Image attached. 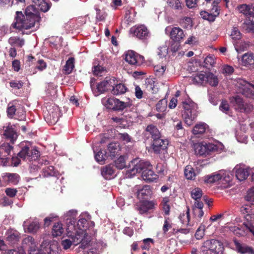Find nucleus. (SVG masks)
<instances>
[{
	"mask_svg": "<svg viewBox=\"0 0 254 254\" xmlns=\"http://www.w3.org/2000/svg\"><path fill=\"white\" fill-rule=\"evenodd\" d=\"M223 250V244L214 239L205 241L201 247L203 254H222Z\"/></svg>",
	"mask_w": 254,
	"mask_h": 254,
	"instance_id": "nucleus-5",
	"label": "nucleus"
},
{
	"mask_svg": "<svg viewBox=\"0 0 254 254\" xmlns=\"http://www.w3.org/2000/svg\"><path fill=\"white\" fill-rule=\"evenodd\" d=\"M106 84H107V87L108 90H111L113 88L114 85H115L117 81L114 77H106L104 80Z\"/></svg>",
	"mask_w": 254,
	"mask_h": 254,
	"instance_id": "nucleus-60",
	"label": "nucleus"
},
{
	"mask_svg": "<svg viewBox=\"0 0 254 254\" xmlns=\"http://www.w3.org/2000/svg\"><path fill=\"white\" fill-rule=\"evenodd\" d=\"M58 172L55 170L53 166H46L43 169V175L45 177L56 176L58 175Z\"/></svg>",
	"mask_w": 254,
	"mask_h": 254,
	"instance_id": "nucleus-33",
	"label": "nucleus"
},
{
	"mask_svg": "<svg viewBox=\"0 0 254 254\" xmlns=\"http://www.w3.org/2000/svg\"><path fill=\"white\" fill-rule=\"evenodd\" d=\"M234 242L239 253L243 254L247 253L254 254V249L252 247L246 245H242L236 240L234 241Z\"/></svg>",
	"mask_w": 254,
	"mask_h": 254,
	"instance_id": "nucleus-27",
	"label": "nucleus"
},
{
	"mask_svg": "<svg viewBox=\"0 0 254 254\" xmlns=\"http://www.w3.org/2000/svg\"><path fill=\"white\" fill-rule=\"evenodd\" d=\"M182 106L184 109L182 116L185 122L188 126H191L197 116V106L190 99L183 101Z\"/></svg>",
	"mask_w": 254,
	"mask_h": 254,
	"instance_id": "nucleus-3",
	"label": "nucleus"
},
{
	"mask_svg": "<svg viewBox=\"0 0 254 254\" xmlns=\"http://www.w3.org/2000/svg\"><path fill=\"white\" fill-rule=\"evenodd\" d=\"M169 202V197H165L163 198L161 203L162 209L166 215H168L170 213V205Z\"/></svg>",
	"mask_w": 254,
	"mask_h": 254,
	"instance_id": "nucleus-41",
	"label": "nucleus"
},
{
	"mask_svg": "<svg viewBox=\"0 0 254 254\" xmlns=\"http://www.w3.org/2000/svg\"><path fill=\"white\" fill-rule=\"evenodd\" d=\"M170 38L174 41L180 42L185 36L183 30L179 27H173L170 33Z\"/></svg>",
	"mask_w": 254,
	"mask_h": 254,
	"instance_id": "nucleus-20",
	"label": "nucleus"
},
{
	"mask_svg": "<svg viewBox=\"0 0 254 254\" xmlns=\"http://www.w3.org/2000/svg\"><path fill=\"white\" fill-rule=\"evenodd\" d=\"M64 229L61 222L56 223L53 226L52 230V235L55 237L60 236L64 233Z\"/></svg>",
	"mask_w": 254,
	"mask_h": 254,
	"instance_id": "nucleus-29",
	"label": "nucleus"
},
{
	"mask_svg": "<svg viewBox=\"0 0 254 254\" xmlns=\"http://www.w3.org/2000/svg\"><path fill=\"white\" fill-rule=\"evenodd\" d=\"M57 248V241L47 239L42 242L37 249H33V254H51Z\"/></svg>",
	"mask_w": 254,
	"mask_h": 254,
	"instance_id": "nucleus-7",
	"label": "nucleus"
},
{
	"mask_svg": "<svg viewBox=\"0 0 254 254\" xmlns=\"http://www.w3.org/2000/svg\"><path fill=\"white\" fill-rule=\"evenodd\" d=\"M205 229V226L203 224H201L197 229L195 234V237L197 239L200 240L203 237L204 235Z\"/></svg>",
	"mask_w": 254,
	"mask_h": 254,
	"instance_id": "nucleus-62",
	"label": "nucleus"
},
{
	"mask_svg": "<svg viewBox=\"0 0 254 254\" xmlns=\"http://www.w3.org/2000/svg\"><path fill=\"white\" fill-rule=\"evenodd\" d=\"M245 199L252 204H254V187L248 191Z\"/></svg>",
	"mask_w": 254,
	"mask_h": 254,
	"instance_id": "nucleus-64",
	"label": "nucleus"
},
{
	"mask_svg": "<svg viewBox=\"0 0 254 254\" xmlns=\"http://www.w3.org/2000/svg\"><path fill=\"white\" fill-rule=\"evenodd\" d=\"M208 83L212 86H216L218 85L219 80L217 76L212 73H207L205 83Z\"/></svg>",
	"mask_w": 254,
	"mask_h": 254,
	"instance_id": "nucleus-35",
	"label": "nucleus"
},
{
	"mask_svg": "<svg viewBox=\"0 0 254 254\" xmlns=\"http://www.w3.org/2000/svg\"><path fill=\"white\" fill-rule=\"evenodd\" d=\"M125 61L129 64L139 66L144 62L143 56L138 55L132 51H128L125 54Z\"/></svg>",
	"mask_w": 254,
	"mask_h": 254,
	"instance_id": "nucleus-13",
	"label": "nucleus"
},
{
	"mask_svg": "<svg viewBox=\"0 0 254 254\" xmlns=\"http://www.w3.org/2000/svg\"><path fill=\"white\" fill-rule=\"evenodd\" d=\"M191 195L195 200L194 202L201 201L200 200L202 196V190L198 188H194L191 191Z\"/></svg>",
	"mask_w": 254,
	"mask_h": 254,
	"instance_id": "nucleus-46",
	"label": "nucleus"
},
{
	"mask_svg": "<svg viewBox=\"0 0 254 254\" xmlns=\"http://www.w3.org/2000/svg\"><path fill=\"white\" fill-rule=\"evenodd\" d=\"M179 219L181 222L186 225H190V224H189L190 221V213H189V209H188L186 213H183L180 214L179 216Z\"/></svg>",
	"mask_w": 254,
	"mask_h": 254,
	"instance_id": "nucleus-53",
	"label": "nucleus"
},
{
	"mask_svg": "<svg viewBox=\"0 0 254 254\" xmlns=\"http://www.w3.org/2000/svg\"><path fill=\"white\" fill-rule=\"evenodd\" d=\"M2 181L7 184L11 183L13 185H16L19 181L20 177L16 173H3L1 174Z\"/></svg>",
	"mask_w": 254,
	"mask_h": 254,
	"instance_id": "nucleus-19",
	"label": "nucleus"
},
{
	"mask_svg": "<svg viewBox=\"0 0 254 254\" xmlns=\"http://www.w3.org/2000/svg\"><path fill=\"white\" fill-rule=\"evenodd\" d=\"M77 216V211L75 210H69L66 213L67 218V227L68 225L72 224L75 226V218Z\"/></svg>",
	"mask_w": 254,
	"mask_h": 254,
	"instance_id": "nucleus-36",
	"label": "nucleus"
},
{
	"mask_svg": "<svg viewBox=\"0 0 254 254\" xmlns=\"http://www.w3.org/2000/svg\"><path fill=\"white\" fill-rule=\"evenodd\" d=\"M19 238V233L16 230H9L6 233V240L11 245L17 243Z\"/></svg>",
	"mask_w": 254,
	"mask_h": 254,
	"instance_id": "nucleus-26",
	"label": "nucleus"
},
{
	"mask_svg": "<svg viewBox=\"0 0 254 254\" xmlns=\"http://www.w3.org/2000/svg\"><path fill=\"white\" fill-rule=\"evenodd\" d=\"M208 126L204 123H200L196 124L192 129V133L194 135H199L204 133L206 129L208 128Z\"/></svg>",
	"mask_w": 254,
	"mask_h": 254,
	"instance_id": "nucleus-31",
	"label": "nucleus"
},
{
	"mask_svg": "<svg viewBox=\"0 0 254 254\" xmlns=\"http://www.w3.org/2000/svg\"><path fill=\"white\" fill-rule=\"evenodd\" d=\"M230 36L233 40H238L241 38L242 34L237 27H234L232 30Z\"/></svg>",
	"mask_w": 254,
	"mask_h": 254,
	"instance_id": "nucleus-58",
	"label": "nucleus"
},
{
	"mask_svg": "<svg viewBox=\"0 0 254 254\" xmlns=\"http://www.w3.org/2000/svg\"><path fill=\"white\" fill-rule=\"evenodd\" d=\"M74 67V59L70 57L66 61V64L64 66V70L65 73L69 74L71 72Z\"/></svg>",
	"mask_w": 254,
	"mask_h": 254,
	"instance_id": "nucleus-47",
	"label": "nucleus"
},
{
	"mask_svg": "<svg viewBox=\"0 0 254 254\" xmlns=\"http://www.w3.org/2000/svg\"><path fill=\"white\" fill-rule=\"evenodd\" d=\"M251 206L248 205H243L241 208L242 213H247L246 218L248 222L244 223L245 227L254 236V214L251 213Z\"/></svg>",
	"mask_w": 254,
	"mask_h": 254,
	"instance_id": "nucleus-12",
	"label": "nucleus"
},
{
	"mask_svg": "<svg viewBox=\"0 0 254 254\" xmlns=\"http://www.w3.org/2000/svg\"><path fill=\"white\" fill-rule=\"evenodd\" d=\"M120 150V148L119 144L112 142L109 144L106 152L108 157L113 158L119 153Z\"/></svg>",
	"mask_w": 254,
	"mask_h": 254,
	"instance_id": "nucleus-25",
	"label": "nucleus"
},
{
	"mask_svg": "<svg viewBox=\"0 0 254 254\" xmlns=\"http://www.w3.org/2000/svg\"><path fill=\"white\" fill-rule=\"evenodd\" d=\"M102 103L107 108L117 111H122L127 108H129L132 104L130 100L123 102L115 98L107 97L102 99Z\"/></svg>",
	"mask_w": 254,
	"mask_h": 254,
	"instance_id": "nucleus-4",
	"label": "nucleus"
},
{
	"mask_svg": "<svg viewBox=\"0 0 254 254\" xmlns=\"http://www.w3.org/2000/svg\"><path fill=\"white\" fill-rule=\"evenodd\" d=\"M206 75L207 73L204 72H200L197 73L193 77V82L198 84H202L205 83Z\"/></svg>",
	"mask_w": 254,
	"mask_h": 254,
	"instance_id": "nucleus-38",
	"label": "nucleus"
},
{
	"mask_svg": "<svg viewBox=\"0 0 254 254\" xmlns=\"http://www.w3.org/2000/svg\"><path fill=\"white\" fill-rule=\"evenodd\" d=\"M116 167L119 169H123L126 166V157L125 156H121L115 161Z\"/></svg>",
	"mask_w": 254,
	"mask_h": 254,
	"instance_id": "nucleus-52",
	"label": "nucleus"
},
{
	"mask_svg": "<svg viewBox=\"0 0 254 254\" xmlns=\"http://www.w3.org/2000/svg\"><path fill=\"white\" fill-rule=\"evenodd\" d=\"M130 32L139 39L145 38L149 34L148 29L143 25L131 27L130 29Z\"/></svg>",
	"mask_w": 254,
	"mask_h": 254,
	"instance_id": "nucleus-15",
	"label": "nucleus"
},
{
	"mask_svg": "<svg viewBox=\"0 0 254 254\" xmlns=\"http://www.w3.org/2000/svg\"><path fill=\"white\" fill-rule=\"evenodd\" d=\"M166 66L162 65H156L154 67V71L156 75L158 76H162L165 70Z\"/></svg>",
	"mask_w": 254,
	"mask_h": 254,
	"instance_id": "nucleus-63",
	"label": "nucleus"
},
{
	"mask_svg": "<svg viewBox=\"0 0 254 254\" xmlns=\"http://www.w3.org/2000/svg\"><path fill=\"white\" fill-rule=\"evenodd\" d=\"M17 103L16 101L10 102L7 105V113L9 118H12L15 114L16 108Z\"/></svg>",
	"mask_w": 254,
	"mask_h": 254,
	"instance_id": "nucleus-45",
	"label": "nucleus"
},
{
	"mask_svg": "<svg viewBox=\"0 0 254 254\" xmlns=\"http://www.w3.org/2000/svg\"><path fill=\"white\" fill-rule=\"evenodd\" d=\"M114 170L111 166H106L101 170V174L106 179H110L114 174Z\"/></svg>",
	"mask_w": 254,
	"mask_h": 254,
	"instance_id": "nucleus-42",
	"label": "nucleus"
},
{
	"mask_svg": "<svg viewBox=\"0 0 254 254\" xmlns=\"http://www.w3.org/2000/svg\"><path fill=\"white\" fill-rule=\"evenodd\" d=\"M32 5L25 9L24 14L21 11H16L14 21L11 26L21 32L22 34H28L31 33L32 26Z\"/></svg>",
	"mask_w": 254,
	"mask_h": 254,
	"instance_id": "nucleus-1",
	"label": "nucleus"
},
{
	"mask_svg": "<svg viewBox=\"0 0 254 254\" xmlns=\"http://www.w3.org/2000/svg\"><path fill=\"white\" fill-rule=\"evenodd\" d=\"M242 64L248 67L254 65V54L252 53L245 54L242 58Z\"/></svg>",
	"mask_w": 254,
	"mask_h": 254,
	"instance_id": "nucleus-28",
	"label": "nucleus"
},
{
	"mask_svg": "<svg viewBox=\"0 0 254 254\" xmlns=\"http://www.w3.org/2000/svg\"><path fill=\"white\" fill-rule=\"evenodd\" d=\"M231 104L235 110L241 112H249L253 108L252 105L246 104L240 95H235L230 98Z\"/></svg>",
	"mask_w": 254,
	"mask_h": 254,
	"instance_id": "nucleus-9",
	"label": "nucleus"
},
{
	"mask_svg": "<svg viewBox=\"0 0 254 254\" xmlns=\"http://www.w3.org/2000/svg\"><path fill=\"white\" fill-rule=\"evenodd\" d=\"M243 28L248 32L254 33V22L250 19H247L243 24Z\"/></svg>",
	"mask_w": 254,
	"mask_h": 254,
	"instance_id": "nucleus-49",
	"label": "nucleus"
},
{
	"mask_svg": "<svg viewBox=\"0 0 254 254\" xmlns=\"http://www.w3.org/2000/svg\"><path fill=\"white\" fill-rule=\"evenodd\" d=\"M22 145V149L21 151L18 153V156L23 160H28L31 162L32 160V157L30 155L29 148L27 145L23 146Z\"/></svg>",
	"mask_w": 254,
	"mask_h": 254,
	"instance_id": "nucleus-30",
	"label": "nucleus"
},
{
	"mask_svg": "<svg viewBox=\"0 0 254 254\" xmlns=\"http://www.w3.org/2000/svg\"><path fill=\"white\" fill-rule=\"evenodd\" d=\"M229 230L233 232L237 236L240 237L246 234L245 230L235 225H231L227 227Z\"/></svg>",
	"mask_w": 254,
	"mask_h": 254,
	"instance_id": "nucleus-44",
	"label": "nucleus"
},
{
	"mask_svg": "<svg viewBox=\"0 0 254 254\" xmlns=\"http://www.w3.org/2000/svg\"><path fill=\"white\" fill-rule=\"evenodd\" d=\"M87 223V220L85 219L84 218H80L77 223V225L76 226L75 225V230H73V231L75 233H76V230H79L80 229H81L84 232L85 234V239L86 238V233L84 229V225L86 224Z\"/></svg>",
	"mask_w": 254,
	"mask_h": 254,
	"instance_id": "nucleus-54",
	"label": "nucleus"
},
{
	"mask_svg": "<svg viewBox=\"0 0 254 254\" xmlns=\"http://www.w3.org/2000/svg\"><path fill=\"white\" fill-rule=\"evenodd\" d=\"M167 107V101L165 99L160 100L156 105V109L158 112H164Z\"/></svg>",
	"mask_w": 254,
	"mask_h": 254,
	"instance_id": "nucleus-59",
	"label": "nucleus"
},
{
	"mask_svg": "<svg viewBox=\"0 0 254 254\" xmlns=\"http://www.w3.org/2000/svg\"><path fill=\"white\" fill-rule=\"evenodd\" d=\"M9 44L13 47H21L24 44V41L18 37H11L8 39Z\"/></svg>",
	"mask_w": 254,
	"mask_h": 254,
	"instance_id": "nucleus-37",
	"label": "nucleus"
},
{
	"mask_svg": "<svg viewBox=\"0 0 254 254\" xmlns=\"http://www.w3.org/2000/svg\"><path fill=\"white\" fill-rule=\"evenodd\" d=\"M142 178L146 181L153 182L157 178V175L152 170V167L149 163V166L145 167L142 172Z\"/></svg>",
	"mask_w": 254,
	"mask_h": 254,
	"instance_id": "nucleus-17",
	"label": "nucleus"
},
{
	"mask_svg": "<svg viewBox=\"0 0 254 254\" xmlns=\"http://www.w3.org/2000/svg\"><path fill=\"white\" fill-rule=\"evenodd\" d=\"M168 47L167 43L158 48V55L160 57H165L168 54Z\"/></svg>",
	"mask_w": 254,
	"mask_h": 254,
	"instance_id": "nucleus-57",
	"label": "nucleus"
},
{
	"mask_svg": "<svg viewBox=\"0 0 254 254\" xmlns=\"http://www.w3.org/2000/svg\"><path fill=\"white\" fill-rule=\"evenodd\" d=\"M149 162L144 161L138 158L132 160L129 164V169L128 170L129 177H131L137 173H140L145 167L149 166Z\"/></svg>",
	"mask_w": 254,
	"mask_h": 254,
	"instance_id": "nucleus-8",
	"label": "nucleus"
},
{
	"mask_svg": "<svg viewBox=\"0 0 254 254\" xmlns=\"http://www.w3.org/2000/svg\"><path fill=\"white\" fill-rule=\"evenodd\" d=\"M33 9L39 10L44 12L48 11L51 7L50 4L45 0H33Z\"/></svg>",
	"mask_w": 254,
	"mask_h": 254,
	"instance_id": "nucleus-22",
	"label": "nucleus"
},
{
	"mask_svg": "<svg viewBox=\"0 0 254 254\" xmlns=\"http://www.w3.org/2000/svg\"><path fill=\"white\" fill-rule=\"evenodd\" d=\"M236 177L240 181L246 180L250 174V170L248 168L242 167L237 165L234 169Z\"/></svg>",
	"mask_w": 254,
	"mask_h": 254,
	"instance_id": "nucleus-18",
	"label": "nucleus"
},
{
	"mask_svg": "<svg viewBox=\"0 0 254 254\" xmlns=\"http://www.w3.org/2000/svg\"><path fill=\"white\" fill-rule=\"evenodd\" d=\"M181 23L185 28H190L192 26V19L190 17H184L182 19Z\"/></svg>",
	"mask_w": 254,
	"mask_h": 254,
	"instance_id": "nucleus-61",
	"label": "nucleus"
},
{
	"mask_svg": "<svg viewBox=\"0 0 254 254\" xmlns=\"http://www.w3.org/2000/svg\"><path fill=\"white\" fill-rule=\"evenodd\" d=\"M5 138L9 140L12 143L16 140L18 135L12 126H7L4 133Z\"/></svg>",
	"mask_w": 254,
	"mask_h": 254,
	"instance_id": "nucleus-24",
	"label": "nucleus"
},
{
	"mask_svg": "<svg viewBox=\"0 0 254 254\" xmlns=\"http://www.w3.org/2000/svg\"><path fill=\"white\" fill-rule=\"evenodd\" d=\"M94 151L96 160L101 164L104 163L105 160L108 158L106 151L100 150L97 153H95V150Z\"/></svg>",
	"mask_w": 254,
	"mask_h": 254,
	"instance_id": "nucleus-43",
	"label": "nucleus"
},
{
	"mask_svg": "<svg viewBox=\"0 0 254 254\" xmlns=\"http://www.w3.org/2000/svg\"><path fill=\"white\" fill-rule=\"evenodd\" d=\"M75 230V226L71 224L68 225L66 231L68 238L64 239L62 241V246L64 249H68L72 245L76 246L78 244L81 243V247L85 249L83 240L85 239V234L84 231L80 229L79 230H76V233L73 231Z\"/></svg>",
	"mask_w": 254,
	"mask_h": 254,
	"instance_id": "nucleus-2",
	"label": "nucleus"
},
{
	"mask_svg": "<svg viewBox=\"0 0 254 254\" xmlns=\"http://www.w3.org/2000/svg\"><path fill=\"white\" fill-rule=\"evenodd\" d=\"M155 205V203L153 201L145 200L137 205L136 209L140 214H147L153 210Z\"/></svg>",
	"mask_w": 254,
	"mask_h": 254,
	"instance_id": "nucleus-14",
	"label": "nucleus"
},
{
	"mask_svg": "<svg viewBox=\"0 0 254 254\" xmlns=\"http://www.w3.org/2000/svg\"><path fill=\"white\" fill-rule=\"evenodd\" d=\"M59 109L58 106L48 105L46 110L44 111V118L45 120L51 124H54L57 122L59 117Z\"/></svg>",
	"mask_w": 254,
	"mask_h": 254,
	"instance_id": "nucleus-10",
	"label": "nucleus"
},
{
	"mask_svg": "<svg viewBox=\"0 0 254 254\" xmlns=\"http://www.w3.org/2000/svg\"><path fill=\"white\" fill-rule=\"evenodd\" d=\"M218 146L211 143L202 141L193 143V148L196 155L206 156L210 153L217 151Z\"/></svg>",
	"mask_w": 254,
	"mask_h": 254,
	"instance_id": "nucleus-6",
	"label": "nucleus"
},
{
	"mask_svg": "<svg viewBox=\"0 0 254 254\" xmlns=\"http://www.w3.org/2000/svg\"><path fill=\"white\" fill-rule=\"evenodd\" d=\"M221 174L218 173L207 176L204 178V182L206 183H214L221 180Z\"/></svg>",
	"mask_w": 254,
	"mask_h": 254,
	"instance_id": "nucleus-40",
	"label": "nucleus"
},
{
	"mask_svg": "<svg viewBox=\"0 0 254 254\" xmlns=\"http://www.w3.org/2000/svg\"><path fill=\"white\" fill-rule=\"evenodd\" d=\"M203 203L202 201L194 202L193 208V215L197 221H199L204 214L202 210Z\"/></svg>",
	"mask_w": 254,
	"mask_h": 254,
	"instance_id": "nucleus-23",
	"label": "nucleus"
},
{
	"mask_svg": "<svg viewBox=\"0 0 254 254\" xmlns=\"http://www.w3.org/2000/svg\"><path fill=\"white\" fill-rule=\"evenodd\" d=\"M134 190H137V196L139 199H144L151 195L152 191L149 186H144L142 188L136 186Z\"/></svg>",
	"mask_w": 254,
	"mask_h": 254,
	"instance_id": "nucleus-21",
	"label": "nucleus"
},
{
	"mask_svg": "<svg viewBox=\"0 0 254 254\" xmlns=\"http://www.w3.org/2000/svg\"><path fill=\"white\" fill-rule=\"evenodd\" d=\"M167 3L169 6L176 10L181 9L182 7L180 0H167Z\"/></svg>",
	"mask_w": 254,
	"mask_h": 254,
	"instance_id": "nucleus-51",
	"label": "nucleus"
},
{
	"mask_svg": "<svg viewBox=\"0 0 254 254\" xmlns=\"http://www.w3.org/2000/svg\"><path fill=\"white\" fill-rule=\"evenodd\" d=\"M250 5L246 4H241L238 6V9L240 12L244 14L246 16H249Z\"/></svg>",
	"mask_w": 254,
	"mask_h": 254,
	"instance_id": "nucleus-56",
	"label": "nucleus"
},
{
	"mask_svg": "<svg viewBox=\"0 0 254 254\" xmlns=\"http://www.w3.org/2000/svg\"><path fill=\"white\" fill-rule=\"evenodd\" d=\"M184 174L188 180H192L195 179L196 174L194 169L190 165L187 166L184 170Z\"/></svg>",
	"mask_w": 254,
	"mask_h": 254,
	"instance_id": "nucleus-39",
	"label": "nucleus"
},
{
	"mask_svg": "<svg viewBox=\"0 0 254 254\" xmlns=\"http://www.w3.org/2000/svg\"><path fill=\"white\" fill-rule=\"evenodd\" d=\"M168 145L167 139H161L160 137L153 140L152 145V149L154 153H159L161 150L165 149Z\"/></svg>",
	"mask_w": 254,
	"mask_h": 254,
	"instance_id": "nucleus-16",
	"label": "nucleus"
},
{
	"mask_svg": "<svg viewBox=\"0 0 254 254\" xmlns=\"http://www.w3.org/2000/svg\"><path fill=\"white\" fill-rule=\"evenodd\" d=\"M236 86L240 92L249 98H254V85L243 79L239 78L237 81Z\"/></svg>",
	"mask_w": 254,
	"mask_h": 254,
	"instance_id": "nucleus-11",
	"label": "nucleus"
},
{
	"mask_svg": "<svg viewBox=\"0 0 254 254\" xmlns=\"http://www.w3.org/2000/svg\"><path fill=\"white\" fill-rule=\"evenodd\" d=\"M220 174H221V181L224 182L226 183H229L232 179V175L229 172L226 171H221Z\"/></svg>",
	"mask_w": 254,
	"mask_h": 254,
	"instance_id": "nucleus-55",
	"label": "nucleus"
},
{
	"mask_svg": "<svg viewBox=\"0 0 254 254\" xmlns=\"http://www.w3.org/2000/svg\"><path fill=\"white\" fill-rule=\"evenodd\" d=\"M146 132H148L154 139L159 138L160 133L157 128L153 125H149L146 128Z\"/></svg>",
	"mask_w": 254,
	"mask_h": 254,
	"instance_id": "nucleus-34",
	"label": "nucleus"
},
{
	"mask_svg": "<svg viewBox=\"0 0 254 254\" xmlns=\"http://www.w3.org/2000/svg\"><path fill=\"white\" fill-rule=\"evenodd\" d=\"M41 20V17L38 12H36L35 13H33V31L36 30L39 28L40 21Z\"/></svg>",
	"mask_w": 254,
	"mask_h": 254,
	"instance_id": "nucleus-50",
	"label": "nucleus"
},
{
	"mask_svg": "<svg viewBox=\"0 0 254 254\" xmlns=\"http://www.w3.org/2000/svg\"><path fill=\"white\" fill-rule=\"evenodd\" d=\"M100 251V244L99 243H94L89 247L85 254H99Z\"/></svg>",
	"mask_w": 254,
	"mask_h": 254,
	"instance_id": "nucleus-48",
	"label": "nucleus"
},
{
	"mask_svg": "<svg viewBox=\"0 0 254 254\" xmlns=\"http://www.w3.org/2000/svg\"><path fill=\"white\" fill-rule=\"evenodd\" d=\"M127 88L125 85L122 83H117L116 82L113 88L112 89V93L115 95H119L126 93Z\"/></svg>",
	"mask_w": 254,
	"mask_h": 254,
	"instance_id": "nucleus-32",
	"label": "nucleus"
}]
</instances>
